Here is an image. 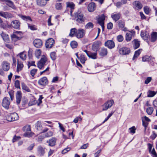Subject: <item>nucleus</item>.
Segmentation results:
<instances>
[{
    "instance_id": "nucleus-1",
    "label": "nucleus",
    "mask_w": 157,
    "mask_h": 157,
    "mask_svg": "<svg viewBox=\"0 0 157 157\" xmlns=\"http://www.w3.org/2000/svg\"><path fill=\"white\" fill-rule=\"evenodd\" d=\"M76 21L79 23H82L85 20L84 15L81 12L78 11L75 14Z\"/></svg>"
},
{
    "instance_id": "nucleus-2",
    "label": "nucleus",
    "mask_w": 157,
    "mask_h": 157,
    "mask_svg": "<svg viewBox=\"0 0 157 157\" xmlns=\"http://www.w3.org/2000/svg\"><path fill=\"white\" fill-rule=\"evenodd\" d=\"M19 116L16 113L8 114L6 116V119L9 121H12L18 120Z\"/></svg>"
},
{
    "instance_id": "nucleus-3",
    "label": "nucleus",
    "mask_w": 157,
    "mask_h": 157,
    "mask_svg": "<svg viewBox=\"0 0 157 157\" xmlns=\"http://www.w3.org/2000/svg\"><path fill=\"white\" fill-rule=\"evenodd\" d=\"M47 61V58L44 56H42L40 60L38 63V67L40 69H42L46 65Z\"/></svg>"
},
{
    "instance_id": "nucleus-4",
    "label": "nucleus",
    "mask_w": 157,
    "mask_h": 157,
    "mask_svg": "<svg viewBox=\"0 0 157 157\" xmlns=\"http://www.w3.org/2000/svg\"><path fill=\"white\" fill-rule=\"evenodd\" d=\"M10 102V100L9 98L7 97H5L2 101V105L5 109H8L9 108Z\"/></svg>"
},
{
    "instance_id": "nucleus-5",
    "label": "nucleus",
    "mask_w": 157,
    "mask_h": 157,
    "mask_svg": "<svg viewBox=\"0 0 157 157\" xmlns=\"http://www.w3.org/2000/svg\"><path fill=\"white\" fill-rule=\"evenodd\" d=\"M85 30L82 29H79L76 31L75 36L77 38L79 39L83 37L85 35Z\"/></svg>"
},
{
    "instance_id": "nucleus-6",
    "label": "nucleus",
    "mask_w": 157,
    "mask_h": 157,
    "mask_svg": "<svg viewBox=\"0 0 157 157\" xmlns=\"http://www.w3.org/2000/svg\"><path fill=\"white\" fill-rule=\"evenodd\" d=\"M114 103V102L113 100L108 101L102 105V110H107L112 106Z\"/></svg>"
},
{
    "instance_id": "nucleus-7",
    "label": "nucleus",
    "mask_w": 157,
    "mask_h": 157,
    "mask_svg": "<svg viewBox=\"0 0 157 157\" xmlns=\"http://www.w3.org/2000/svg\"><path fill=\"white\" fill-rule=\"evenodd\" d=\"M20 25L21 23L20 22L17 20L13 21L10 23L11 26L16 29H20Z\"/></svg>"
},
{
    "instance_id": "nucleus-8",
    "label": "nucleus",
    "mask_w": 157,
    "mask_h": 157,
    "mask_svg": "<svg viewBox=\"0 0 157 157\" xmlns=\"http://www.w3.org/2000/svg\"><path fill=\"white\" fill-rule=\"evenodd\" d=\"M119 52L121 55H127L129 54L130 52V50L127 47L122 48L119 50Z\"/></svg>"
},
{
    "instance_id": "nucleus-9",
    "label": "nucleus",
    "mask_w": 157,
    "mask_h": 157,
    "mask_svg": "<svg viewBox=\"0 0 157 157\" xmlns=\"http://www.w3.org/2000/svg\"><path fill=\"white\" fill-rule=\"evenodd\" d=\"M105 16L104 14H102L98 19V23L101 26L103 30L104 29V20Z\"/></svg>"
},
{
    "instance_id": "nucleus-10",
    "label": "nucleus",
    "mask_w": 157,
    "mask_h": 157,
    "mask_svg": "<svg viewBox=\"0 0 157 157\" xmlns=\"http://www.w3.org/2000/svg\"><path fill=\"white\" fill-rule=\"evenodd\" d=\"M105 45L110 49H113L115 47V43L112 40H109L105 42Z\"/></svg>"
},
{
    "instance_id": "nucleus-11",
    "label": "nucleus",
    "mask_w": 157,
    "mask_h": 157,
    "mask_svg": "<svg viewBox=\"0 0 157 157\" xmlns=\"http://www.w3.org/2000/svg\"><path fill=\"white\" fill-rule=\"evenodd\" d=\"M54 40L52 38H49L46 42L45 44V47L47 48H51L52 47V46L54 44Z\"/></svg>"
},
{
    "instance_id": "nucleus-12",
    "label": "nucleus",
    "mask_w": 157,
    "mask_h": 157,
    "mask_svg": "<svg viewBox=\"0 0 157 157\" xmlns=\"http://www.w3.org/2000/svg\"><path fill=\"white\" fill-rule=\"evenodd\" d=\"M118 25L120 29L124 31H128V29L124 27L125 22L124 21L120 20L117 22Z\"/></svg>"
},
{
    "instance_id": "nucleus-13",
    "label": "nucleus",
    "mask_w": 157,
    "mask_h": 157,
    "mask_svg": "<svg viewBox=\"0 0 157 157\" xmlns=\"http://www.w3.org/2000/svg\"><path fill=\"white\" fill-rule=\"evenodd\" d=\"M21 32L17 31H16L14 32V34L11 36L12 40L13 41H16L21 40V37L18 36L17 35L19 34L20 35H21Z\"/></svg>"
},
{
    "instance_id": "nucleus-14",
    "label": "nucleus",
    "mask_w": 157,
    "mask_h": 157,
    "mask_svg": "<svg viewBox=\"0 0 157 157\" xmlns=\"http://www.w3.org/2000/svg\"><path fill=\"white\" fill-rule=\"evenodd\" d=\"M140 36L144 40H146L149 44L148 41V39L149 37V33L148 32L146 31H142L141 32Z\"/></svg>"
},
{
    "instance_id": "nucleus-15",
    "label": "nucleus",
    "mask_w": 157,
    "mask_h": 157,
    "mask_svg": "<svg viewBox=\"0 0 157 157\" xmlns=\"http://www.w3.org/2000/svg\"><path fill=\"white\" fill-rule=\"evenodd\" d=\"M0 2L6 3L7 5L13 9H15L16 8L13 2L10 0H0Z\"/></svg>"
},
{
    "instance_id": "nucleus-16",
    "label": "nucleus",
    "mask_w": 157,
    "mask_h": 157,
    "mask_svg": "<svg viewBox=\"0 0 157 157\" xmlns=\"http://www.w3.org/2000/svg\"><path fill=\"white\" fill-rule=\"evenodd\" d=\"M0 16L6 19L11 18L13 17L11 14L7 12L0 11Z\"/></svg>"
},
{
    "instance_id": "nucleus-17",
    "label": "nucleus",
    "mask_w": 157,
    "mask_h": 157,
    "mask_svg": "<svg viewBox=\"0 0 157 157\" xmlns=\"http://www.w3.org/2000/svg\"><path fill=\"white\" fill-rule=\"evenodd\" d=\"M2 68L5 71H8L10 68V64L6 61H3L2 64Z\"/></svg>"
},
{
    "instance_id": "nucleus-18",
    "label": "nucleus",
    "mask_w": 157,
    "mask_h": 157,
    "mask_svg": "<svg viewBox=\"0 0 157 157\" xmlns=\"http://www.w3.org/2000/svg\"><path fill=\"white\" fill-rule=\"evenodd\" d=\"M48 81L45 77H43L40 78L38 81V83L40 85H45L48 84Z\"/></svg>"
},
{
    "instance_id": "nucleus-19",
    "label": "nucleus",
    "mask_w": 157,
    "mask_h": 157,
    "mask_svg": "<svg viewBox=\"0 0 157 157\" xmlns=\"http://www.w3.org/2000/svg\"><path fill=\"white\" fill-rule=\"evenodd\" d=\"M33 44L35 46L36 48H40L42 45V41L40 39H36L33 41Z\"/></svg>"
},
{
    "instance_id": "nucleus-20",
    "label": "nucleus",
    "mask_w": 157,
    "mask_h": 157,
    "mask_svg": "<svg viewBox=\"0 0 157 157\" xmlns=\"http://www.w3.org/2000/svg\"><path fill=\"white\" fill-rule=\"evenodd\" d=\"M100 42H96L94 43L92 45V49L94 51L97 52L98 49L99 48L101 44Z\"/></svg>"
},
{
    "instance_id": "nucleus-21",
    "label": "nucleus",
    "mask_w": 157,
    "mask_h": 157,
    "mask_svg": "<svg viewBox=\"0 0 157 157\" xmlns=\"http://www.w3.org/2000/svg\"><path fill=\"white\" fill-rule=\"evenodd\" d=\"M96 8V5L94 2L90 3L88 6V9L89 11L92 12Z\"/></svg>"
},
{
    "instance_id": "nucleus-22",
    "label": "nucleus",
    "mask_w": 157,
    "mask_h": 157,
    "mask_svg": "<svg viewBox=\"0 0 157 157\" xmlns=\"http://www.w3.org/2000/svg\"><path fill=\"white\" fill-rule=\"evenodd\" d=\"M21 98V91H18L17 92L16 95V103L17 104H19L20 103Z\"/></svg>"
},
{
    "instance_id": "nucleus-23",
    "label": "nucleus",
    "mask_w": 157,
    "mask_h": 157,
    "mask_svg": "<svg viewBox=\"0 0 157 157\" xmlns=\"http://www.w3.org/2000/svg\"><path fill=\"white\" fill-rule=\"evenodd\" d=\"M56 141V139L52 137L49 140L47 141V143L48 144V145L50 146H53L55 145Z\"/></svg>"
},
{
    "instance_id": "nucleus-24",
    "label": "nucleus",
    "mask_w": 157,
    "mask_h": 157,
    "mask_svg": "<svg viewBox=\"0 0 157 157\" xmlns=\"http://www.w3.org/2000/svg\"><path fill=\"white\" fill-rule=\"evenodd\" d=\"M99 55L102 56H106L108 53L107 49L104 48H101L99 52Z\"/></svg>"
},
{
    "instance_id": "nucleus-25",
    "label": "nucleus",
    "mask_w": 157,
    "mask_h": 157,
    "mask_svg": "<svg viewBox=\"0 0 157 157\" xmlns=\"http://www.w3.org/2000/svg\"><path fill=\"white\" fill-rule=\"evenodd\" d=\"M157 40V32H152L151 34L150 38L151 41L152 42H155Z\"/></svg>"
},
{
    "instance_id": "nucleus-26",
    "label": "nucleus",
    "mask_w": 157,
    "mask_h": 157,
    "mask_svg": "<svg viewBox=\"0 0 157 157\" xmlns=\"http://www.w3.org/2000/svg\"><path fill=\"white\" fill-rule=\"evenodd\" d=\"M133 5L138 10L141 9L143 7V6L140 2L138 1H136L133 3Z\"/></svg>"
},
{
    "instance_id": "nucleus-27",
    "label": "nucleus",
    "mask_w": 157,
    "mask_h": 157,
    "mask_svg": "<svg viewBox=\"0 0 157 157\" xmlns=\"http://www.w3.org/2000/svg\"><path fill=\"white\" fill-rule=\"evenodd\" d=\"M37 151L38 154L40 156L43 155L45 153L44 149L41 146L38 147Z\"/></svg>"
},
{
    "instance_id": "nucleus-28",
    "label": "nucleus",
    "mask_w": 157,
    "mask_h": 157,
    "mask_svg": "<svg viewBox=\"0 0 157 157\" xmlns=\"http://www.w3.org/2000/svg\"><path fill=\"white\" fill-rule=\"evenodd\" d=\"M66 6L67 7H69L71 9L70 11L71 14L72 13V10L75 8V5L72 2H67L66 3Z\"/></svg>"
},
{
    "instance_id": "nucleus-29",
    "label": "nucleus",
    "mask_w": 157,
    "mask_h": 157,
    "mask_svg": "<svg viewBox=\"0 0 157 157\" xmlns=\"http://www.w3.org/2000/svg\"><path fill=\"white\" fill-rule=\"evenodd\" d=\"M1 35L4 41L6 42H8L9 41V38L8 35L5 34L3 32H2L1 33Z\"/></svg>"
},
{
    "instance_id": "nucleus-30",
    "label": "nucleus",
    "mask_w": 157,
    "mask_h": 157,
    "mask_svg": "<svg viewBox=\"0 0 157 157\" xmlns=\"http://www.w3.org/2000/svg\"><path fill=\"white\" fill-rule=\"evenodd\" d=\"M18 16L23 20L27 21H32V19L29 16L22 15L21 14H19Z\"/></svg>"
},
{
    "instance_id": "nucleus-31",
    "label": "nucleus",
    "mask_w": 157,
    "mask_h": 157,
    "mask_svg": "<svg viewBox=\"0 0 157 157\" xmlns=\"http://www.w3.org/2000/svg\"><path fill=\"white\" fill-rule=\"evenodd\" d=\"M132 42L133 44L134 47L135 49H136L139 47L140 41H139L137 39H135L133 40Z\"/></svg>"
},
{
    "instance_id": "nucleus-32",
    "label": "nucleus",
    "mask_w": 157,
    "mask_h": 157,
    "mask_svg": "<svg viewBox=\"0 0 157 157\" xmlns=\"http://www.w3.org/2000/svg\"><path fill=\"white\" fill-rule=\"evenodd\" d=\"M36 2L37 4L41 6H45L47 3L46 0H36Z\"/></svg>"
},
{
    "instance_id": "nucleus-33",
    "label": "nucleus",
    "mask_w": 157,
    "mask_h": 157,
    "mask_svg": "<svg viewBox=\"0 0 157 157\" xmlns=\"http://www.w3.org/2000/svg\"><path fill=\"white\" fill-rule=\"evenodd\" d=\"M121 14L119 13L113 14L111 15V17L115 21V22H116L118 21L120 18Z\"/></svg>"
},
{
    "instance_id": "nucleus-34",
    "label": "nucleus",
    "mask_w": 157,
    "mask_h": 157,
    "mask_svg": "<svg viewBox=\"0 0 157 157\" xmlns=\"http://www.w3.org/2000/svg\"><path fill=\"white\" fill-rule=\"evenodd\" d=\"M36 128L37 130L39 131L40 133L41 132L43 127L40 122L39 121L37 122L36 125Z\"/></svg>"
},
{
    "instance_id": "nucleus-35",
    "label": "nucleus",
    "mask_w": 157,
    "mask_h": 157,
    "mask_svg": "<svg viewBox=\"0 0 157 157\" xmlns=\"http://www.w3.org/2000/svg\"><path fill=\"white\" fill-rule=\"evenodd\" d=\"M130 33H127L126 34L125 36V39L127 41H130L132 38V37L133 36H132V35Z\"/></svg>"
},
{
    "instance_id": "nucleus-36",
    "label": "nucleus",
    "mask_w": 157,
    "mask_h": 157,
    "mask_svg": "<svg viewBox=\"0 0 157 157\" xmlns=\"http://www.w3.org/2000/svg\"><path fill=\"white\" fill-rule=\"evenodd\" d=\"M97 52L92 53L90 52L89 53V55H88V56L90 58H91L94 59H95L97 58Z\"/></svg>"
},
{
    "instance_id": "nucleus-37",
    "label": "nucleus",
    "mask_w": 157,
    "mask_h": 157,
    "mask_svg": "<svg viewBox=\"0 0 157 157\" xmlns=\"http://www.w3.org/2000/svg\"><path fill=\"white\" fill-rule=\"evenodd\" d=\"M22 88L23 90H25L28 92H30V90L29 87L23 82L21 83Z\"/></svg>"
},
{
    "instance_id": "nucleus-38",
    "label": "nucleus",
    "mask_w": 157,
    "mask_h": 157,
    "mask_svg": "<svg viewBox=\"0 0 157 157\" xmlns=\"http://www.w3.org/2000/svg\"><path fill=\"white\" fill-rule=\"evenodd\" d=\"M77 30L75 28L71 29L69 35L70 36L73 37L75 36V33Z\"/></svg>"
},
{
    "instance_id": "nucleus-39",
    "label": "nucleus",
    "mask_w": 157,
    "mask_h": 157,
    "mask_svg": "<svg viewBox=\"0 0 157 157\" xmlns=\"http://www.w3.org/2000/svg\"><path fill=\"white\" fill-rule=\"evenodd\" d=\"M19 56L22 59L25 60L26 58V53L25 52H23L21 53Z\"/></svg>"
},
{
    "instance_id": "nucleus-40",
    "label": "nucleus",
    "mask_w": 157,
    "mask_h": 157,
    "mask_svg": "<svg viewBox=\"0 0 157 157\" xmlns=\"http://www.w3.org/2000/svg\"><path fill=\"white\" fill-rule=\"evenodd\" d=\"M23 130L26 132L31 131L30 126L29 125H27L24 127Z\"/></svg>"
},
{
    "instance_id": "nucleus-41",
    "label": "nucleus",
    "mask_w": 157,
    "mask_h": 157,
    "mask_svg": "<svg viewBox=\"0 0 157 157\" xmlns=\"http://www.w3.org/2000/svg\"><path fill=\"white\" fill-rule=\"evenodd\" d=\"M142 50V49H140L135 52V54L133 58V59H134L135 58H137L139 56Z\"/></svg>"
},
{
    "instance_id": "nucleus-42",
    "label": "nucleus",
    "mask_w": 157,
    "mask_h": 157,
    "mask_svg": "<svg viewBox=\"0 0 157 157\" xmlns=\"http://www.w3.org/2000/svg\"><path fill=\"white\" fill-rule=\"evenodd\" d=\"M94 25L92 22H88L85 25L86 29H92L94 27Z\"/></svg>"
},
{
    "instance_id": "nucleus-43",
    "label": "nucleus",
    "mask_w": 157,
    "mask_h": 157,
    "mask_svg": "<svg viewBox=\"0 0 157 157\" xmlns=\"http://www.w3.org/2000/svg\"><path fill=\"white\" fill-rule=\"evenodd\" d=\"M23 67V65L22 64L18 62L17 70V72H18L19 71H21Z\"/></svg>"
},
{
    "instance_id": "nucleus-44",
    "label": "nucleus",
    "mask_w": 157,
    "mask_h": 157,
    "mask_svg": "<svg viewBox=\"0 0 157 157\" xmlns=\"http://www.w3.org/2000/svg\"><path fill=\"white\" fill-rule=\"evenodd\" d=\"M156 94V93L155 91L149 90L147 92V97H153Z\"/></svg>"
},
{
    "instance_id": "nucleus-45",
    "label": "nucleus",
    "mask_w": 157,
    "mask_h": 157,
    "mask_svg": "<svg viewBox=\"0 0 157 157\" xmlns=\"http://www.w3.org/2000/svg\"><path fill=\"white\" fill-rule=\"evenodd\" d=\"M153 108L152 107H149L147 108L146 111L148 114L151 115L153 111Z\"/></svg>"
},
{
    "instance_id": "nucleus-46",
    "label": "nucleus",
    "mask_w": 157,
    "mask_h": 157,
    "mask_svg": "<svg viewBox=\"0 0 157 157\" xmlns=\"http://www.w3.org/2000/svg\"><path fill=\"white\" fill-rule=\"evenodd\" d=\"M79 59L80 61L82 63H85V61L86 60V58L85 56L82 54H81L79 57Z\"/></svg>"
},
{
    "instance_id": "nucleus-47",
    "label": "nucleus",
    "mask_w": 157,
    "mask_h": 157,
    "mask_svg": "<svg viewBox=\"0 0 157 157\" xmlns=\"http://www.w3.org/2000/svg\"><path fill=\"white\" fill-rule=\"evenodd\" d=\"M34 134V133L32 132H25L24 135V136L25 137H31Z\"/></svg>"
},
{
    "instance_id": "nucleus-48",
    "label": "nucleus",
    "mask_w": 157,
    "mask_h": 157,
    "mask_svg": "<svg viewBox=\"0 0 157 157\" xmlns=\"http://www.w3.org/2000/svg\"><path fill=\"white\" fill-rule=\"evenodd\" d=\"M56 9L58 10H61L62 8V3H56L55 5Z\"/></svg>"
},
{
    "instance_id": "nucleus-49",
    "label": "nucleus",
    "mask_w": 157,
    "mask_h": 157,
    "mask_svg": "<svg viewBox=\"0 0 157 157\" xmlns=\"http://www.w3.org/2000/svg\"><path fill=\"white\" fill-rule=\"evenodd\" d=\"M78 44L77 42L75 41H72L71 43V45L73 48H75L77 46Z\"/></svg>"
},
{
    "instance_id": "nucleus-50",
    "label": "nucleus",
    "mask_w": 157,
    "mask_h": 157,
    "mask_svg": "<svg viewBox=\"0 0 157 157\" xmlns=\"http://www.w3.org/2000/svg\"><path fill=\"white\" fill-rule=\"evenodd\" d=\"M28 25L29 28L32 30H37V28L35 26L33 25H31L29 23H28Z\"/></svg>"
},
{
    "instance_id": "nucleus-51",
    "label": "nucleus",
    "mask_w": 157,
    "mask_h": 157,
    "mask_svg": "<svg viewBox=\"0 0 157 157\" xmlns=\"http://www.w3.org/2000/svg\"><path fill=\"white\" fill-rule=\"evenodd\" d=\"M50 56L52 60H55L56 58V56L55 52H51L50 54Z\"/></svg>"
},
{
    "instance_id": "nucleus-52",
    "label": "nucleus",
    "mask_w": 157,
    "mask_h": 157,
    "mask_svg": "<svg viewBox=\"0 0 157 157\" xmlns=\"http://www.w3.org/2000/svg\"><path fill=\"white\" fill-rule=\"evenodd\" d=\"M153 157H157V155L154 148H153L150 152Z\"/></svg>"
},
{
    "instance_id": "nucleus-53",
    "label": "nucleus",
    "mask_w": 157,
    "mask_h": 157,
    "mask_svg": "<svg viewBox=\"0 0 157 157\" xmlns=\"http://www.w3.org/2000/svg\"><path fill=\"white\" fill-rule=\"evenodd\" d=\"M117 39L118 41L121 42L123 41L124 38L121 35H119L117 36Z\"/></svg>"
},
{
    "instance_id": "nucleus-54",
    "label": "nucleus",
    "mask_w": 157,
    "mask_h": 157,
    "mask_svg": "<svg viewBox=\"0 0 157 157\" xmlns=\"http://www.w3.org/2000/svg\"><path fill=\"white\" fill-rule=\"evenodd\" d=\"M150 57L148 56H145L142 57V61L143 62L148 61H149Z\"/></svg>"
},
{
    "instance_id": "nucleus-55",
    "label": "nucleus",
    "mask_w": 157,
    "mask_h": 157,
    "mask_svg": "<svg viewBox=\"0 0 157 157\" xmlns=\"http://www.w3.org/2000/svg\"><path fill=\"white\" fill-rule=\"evenodd\" d=\"M41 54V51L40 49L36 50L35 51V55L37 58H38L39 57L40 55Z\"/></svg>"
},
{
    "instance_id": "nucleus-56",
    "label": "nucleus",
    "mask_w": 157,
    "mask_h": 157,
    "mask_svg": "<svg viewBox=\"0 0 157 157\" xmlns=\"http://www.w3.org/2000/svg\"><path fill=\"white\" fill-rule=\"evenodd\" d=\"M15 86L17 88H20V82L18 80L15 81L14 83Z\"/></svg>"
},
{
    "instance_id": "nucleus-57",
    "label": "nucleus",
    "mask_w": 157,
    "mask_h": 157,
    "mask_svg": "<svg viewBox=\"0 0 157 157\" xmlns=\"http://www.w3.org/2000/svg\"><path fill=\"white\" fill-rule=\"evenodd\" d=\"M144 10L145 13L147 14H148L149 13L150 11V9L147 6H145L144 8Z\"/></svg>"
},
{
    "instance_id": "nucleus-58",
    "label": "nucleus",
    "mask_w": 157,
    "mask_h": 157,
    "mask_svg": "<svg viewBox=\"0 0 157 157\" xmlns=\"http://www.w3.org/2000/svg\"><path fill=\"white\" fill-rule=\"evenodd\" d=\"M37 70V69H33L31 71L30 74L33 77L34 76Z\"/></svg>"
},
{
    "instance_id": "nucleus-59",
    "label": "nucleus",
    "mask_w": 157,
    "mask_h": 157,
    "mask_svg": "<svg viewBox=\"0 0 157 157\" xmlns=\"http://www.w3.org/2000/svg\"><path fill=\"white\" fill-rule=\"evenodd\" d=\"M129 129L130 132L131 133L133 134L135 133L136 128L135 126H133L132 127L130 128Z\"/></svg>"
},
{
    "instance_id": "nucleus-60",
    "label": "nucleus",
    "mask_w": 157,
    "mask_h": 157,
    "mask_svg": "<svg viewBox=\"0 0 157 157\" xmlns=\"http://www.w3.org/2000/svg\"><path fill=\"white\" fill-rule=\"evenodd\" d=\"M20 138L21 137L20 136H15L13 139L12 141L13 142H14L17 140H20Z\"/></svg>"
},
{
    "instance_id": "nucleus-61",
    "label": "nucleus",
    "mask_w": 157,
    "mask_h": 157,
    "mask_svg": "<svg viewBox=\"0 0 157 157\" xmlns=\"http://www.w3.org/2000/svg\"><path fill=\"white\" fill-rule=\"evenodd\" d=\"M46 137H48L53 135V132L52 131H49L45 134Z\"/></svg>"
},
{
    "instance_id": "nucleus-62",
    "label": "nucleus",
    "mask_w": 157,
    "mask_h": 157,
    "mask_svg": "<svg viewBox=\"0 0 157 157\" xmlns=\"http://www.w3.org/2000/svg\"><path fill=\"white\" fill-rule=\"evenodd\" d=\"M70 149L71 148L70 147H67L65 148L62 151V153L63 154H65L68 151H69Z\"/></svg>"
},
{
    "instance_id": "nucleus-63",
    "label": "nucleus",
    "mask_w": 157,
    "mask_h": 157,
    "mask_svg": "<svg viewBox=\"0 0 157 157\" xmlns=\"http://www.w3.org/2000/svg\"><path fill=\"white\" fill-rule=\"evenodd\" d=\"M157 136V134H156L155 132H152V134L151 136V139L152 140H154Z\"/></svg>"
},
{
    "instance_id": "nucleus-64",
    "label": "nucleus",
    "mask_w": 157,
    "mask_h": 157,
    "mask_svg": "<svg viewBox=\"0 0 157 157\" xmlns=\"http://www.w3.org/2000/svg\"><path fill=\"white\" fill-rule=\"evenodd\" d=\"M113 24L111 22H110L107 25V28L109 29H111L113 28Z\"/></svg>"
}]
</instances>
